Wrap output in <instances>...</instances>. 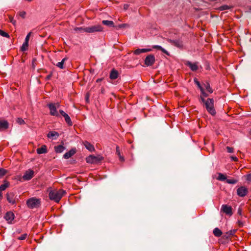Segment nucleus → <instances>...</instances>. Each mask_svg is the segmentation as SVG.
<instances>
[{"label": "nucleus", "instance_id": "40", "mask_svg": "<svg viewBox=\"0 0 251 251\" xmlns=\"http://www.w3.org/2000/svg\"><path fill=\"white\" fill-rule=\"evenodd\" d=\"M229 8H230L229 6L227 5H222L220 7V9L221 10H227V9H229Z\"/></svg>", "mask_w": 251, "mask_h": 251}, {"label": "nucleus", "instance_id": "13", "mask_svg": "<svg viewBox=\"0 0 251 251\" xmlns=\"http://www.w3.org/2000/svg\"><path fill=\"white\" fill-rule=\"evenodd\" d=\"M6 199L10 203L12 204L15 203V199L13 193H7Z\"/></svg>", "mask_w": 251, "mask_h": 251}, {"label": "nucleus", "instance_id": "45", "mask_svg": "<svg viewBox=\"0 0 251 251\" xmlns=\"http://www.w3.org/2000/svg\"><path fill=\"white\" fill-rule=\"evenodd\" d=\"M116 154L118 156L121 155L120 151V149H119V147L118 146L116 147Z\"/></svg>", "mask_w": 251, "mask_h": 251}, {"label": "nucleus", "instance_id": "24", "mask_svg": "<svg viewBox=\"0 0 251 251\" xmlns=\"http://www.w3.org/2000/svg\"><path fill=\"white\" fill-rule=\"evenodd\" d=\"M8 123L5 120L0 121V128L2 129H6L8 127Z\"/></svg>", "mask_w": 251, "mask_h": 251}, {"label": "nucleus", "instance_id": "18", "mask_svg": "<svg viewBox=\"0 0 251 251\" xmlns=\"http://www.w3.org/2000/svg\"><path fill=\"white\" fill-rule=\"evenodd\" d=\"M151 50L150 49H137L134 51V54L136 55H139L142 53H145L147 52H149L151 51Z\"/></svg>", "mask_w": 251, "mask_h": 251}, {"label": "nucleus", "instance_id": "43", "mask_svg": "<svg viewBox=\"0 0 251 251\" xmlns=\"http://www.w3.org/2000/svg\"><path fill=\"white\" fill-rule=\"evenodd\" d=\"M19 15L20 17H21L22 18L24 19L26 15V12L25 11H20L19 12Z\"/></svg>", "mask_w": 251, "mask_h": 251}, {"label": "nucleus", "instance_id": "39", "mask_svg": "<svg viewBox=\"0 0 251 251\" xmlns=\"http://www.w3.org/2000/svg\"><path fill=\"white\" fill-rule=\"evenodd\" d=\"M27 234L26 233H25V234H23V235H22L21 236H19L18 238V239H19L20 240H23L25 239L27 237Z\"/></svg>", "mask_w": 251, "mask_h": 251}, {"label": "nucleus", "instance_id": "50", "mask_svg": "<svg viewBox=\"0 0 251 251\" xmlns=\"http://www.w3.org/2000/svg\"><path fill=\"white\" fill-rule=\"evenodd\" d=\"M128 7V4H124V9L125 10L127 9Z\"/></svg>", "mask_w": 251, "mask_h": 251}, {"label": "nucleus", "instance_id": "33", "mask_svg": "<svg viewBox=\"0 0 251 251\" xmlns=\"http://www.w3.org/2000/svg\"><path fill=\"white\" fill-rule=\"evenodd\" d=\"M208 96V95L205 92V95H203L202 93H201V95L200 96V99L204 104L205 103V101H206V100H205V98H206Z\"/></svg>", "mask_w": 251, "mask_h": 251}, {"label": "nucleus", "instance_id": "6", "mask_svg": "<svg viewBox=\"0 0 251 251\" xmlns=\"http://www.w3.org/2000/svg\"><path fill=\"white\" fill-rule=\"evenodd\" d=\"M221 211L228 216H231L233 214L232 208L231 206L227 204H223L221 207Z\"/></svg>", "mask_w": 251, "mask_h": 251}, {"label": "nucleus", "instance_id": "4", "mask_svg": "<svg viewBox=\"0 0 251 251\" xmlns=\"http://www.w3.org/2000/svg\"><path fill=\"white\" fill-rule=\"evenodd\" d=\"M60 104L59 103H50L48 104L50 109V113L51 116L59 117V114L57 112V109L59 108Z\"/></svg>", "mask_w": 251, "mask_h": 251}, {"label": "nucleus", "instance_id": "9", "mask_svg": "<svg viewBox=\"0 0 251 251\" xmlns=\"http://www.w3.org/2000/svg\"><path fill=\"white\" fill-rule=\"evenodd\" d=\"M155 62V57L153 55H148L145 59V63L148 66H151L154 64Z\"/></svg>", "mask_w": 251, "mask_h": 251}, {"label": "nucleus", "instance_id": "49", "mask_svg": "<svg viewBox=\"0 0 251 251\" xmlns=\"http://www.w3.org/2000/svg\"><path fill=\"white\" fill-rule=\"evenodd\" d=\"M119 159L121 161H124L125 160L124 159V157L123 156H121V155H119Z\"/></svg>", "mask_w": 251, "mask_h": 251}, {"label": "nucleus", "instance_id": "46", "mask_svg": "<svg viewBox=\"0 0 251 251\" xmlns=\"http://www.w3.org/2000/svg\"><path fill=\"white\" fill-rule=\"evenodd\" d=\"M246 179L247 181L251 182V174L246 176Z\"/></svg>", "mask_w": 251, "mask_h": 251}, {"label": "nucleus", "instance_id": "7", "mask_svg": "<svg viewBox=\"0 0 251 251\" xmlns=\"http://www.w3.org/2000/svg\"><path fill=\"white\" fill-rule=\"evenodd\" d=\"M103 159V157L101 156H95L94 155H90L86 158L87 163H96L99 161H100Z\"/></svg>", "mask_w": 251, "mask_h": 251}, {"label": "nucleus", "instance_id": "51", "mask_svg": "<svg viewBox=\"0 0 251 251\" xmlns=\"http://www.w3.org/2000/svg\"><path fill=\"white\" fill-rule=\"evenodd\" d=\"M238 213L240 215H241V213H242V210L241 208H239L238 209Z\"/></svg>", "mask_w": 251, "mask_h": 251}, {"label": "nucleus", "instance_id": "10", "mask_svg": "<svg viewBox=\"0 0 251 251\" xmlns=\"http://www.w3.org/2000/svg\"><path fill=\"white\" fill-rule=\"evenodd\" d=\"M34 176V171L31 170H28L25 172L24 175L23 176V178L25 180H30Z\"/></svg>", "mask_w": 251, "mask_h": 251}, {"label": "nucleus", "instance_id": "37", "mask_svg": "<svg viewBox=\"0 0 251 251\" xmlns=\"http://www.w3.org/2000/svg\"><path fill=\"white\" fill-rule=\"evenodd\" d=\"M0 35L1 36L4 37H6V38L9 37V35H8V34L7 33L4 32V31H3L1 29H0Z\"/></svg>", "mask_w": 251, "mask_h": 251}, {"label": "nucleus", "instance_id": "38", "mask_svg": "<svg viewBox=\"0 0 251 251\" xmlns=\"http://www.w3.org/2000/svg\"><path fill=\"white\" fill-rule=\"evenodd\" d=\"M9 22L14 25H16V21L14 19V18L11 16H9Z\"/></svg>", "mask_w": 251, "mask_h": 251}, {"label": "nucleus", "instance_id": "21", "mask_svg": "<svg viewBox=\"0 0 251 251\" xmlns=\"http://www.w3.org/2000/svg\"><path fill=\"white\" fill-rule=\"evenodd\" d=\"M194 82L200 89L201 93L205 95L204 89L203 87V84L201 85L200 82L196 78L194 79Z\"/></svg>", "mask_w": 251, "mask_h": 251}, {"label": "nucleus", "instance_id": "20", "mask_svg": "<svg viewBox=\"0 0 251 251\" xmlns=\"http://www.w3.org/2000/svg\"><path fill=\"white\" fill-rule=\"evenodd\" d=\"M83 145L85 148L90 151H93L95 150L94 147L88 141L83 142Z\"/></svg>", "mask_w": 251, "mask_h": 251}, {"label": "nucleus", "instance_id": "54", "mask_svg": "<svg viewBox=\"0 0 251 251\" xmlns=\"http://www.w3.org/2000/svg\"><path fill=\"white\" fill-rule=\"evenodd\" d=\"M100 80H101V79H98V80H97V81L98 82V81H100Z\"/></svg>", "mask_w": 251, "mask_h": 251}, {"label": "nucleus", "instance_id": "28", "mask_svg": "<svg viewBox=\"0 0 251 251\" xmlns=\"http://www.w3.org/2000/svg\"><path fill=\"white\" fill-rule=\"evenodd\" d=\"M59 134L58 133L56 132V131H50L49 132V133L48 134V138H53L55 137V139L56 138V137H57L58 136Z\"/></svg>", "mask_w": 251, "mask_h": 251}, {"label": "nucleus", "instance_id": "2", "mask_svg": "<svg viewBox=\"0 0 251 251\" xmlns=\"http://www.w3.org/2000/svg\"><path fill=\"white\" fill-rule=\"evenodd\" d=\"M27 207L31 209L39 207L41 205V200L35 197L29 198L26 202Z\"/></svg>", "mask_w": 251, "mask_h": 251}, {"label": "nucleus", "instance_id": "11", "mask_svg": "<svg viewBox=\"0 0 251 251\" xmlns=\"http://www.w3.org/2000/svg\"><path fill=\"white\" fill-rule=\"evenodd\" d=\"M167 41L171 44L175 46L176 47L181 48L183 47V43L182 41L180 40H171L170 39H167Z\"/></svg>", "mask_w": 251, "mask_h": 251}, {"label": "nucleus", "instance_id": "52", "mask_svg": "<svg viewBox=\"0 0 251 251\" xmlns=\"http://www.w3.org/2000/svg\"><path fill=\"white\" fill-rule=\"evenodd\" d=\"M238 223L239 225L240 226H243V223H242V221H238Z\"/></svg>", "mask_w": 251, "mask_h": 251}, {"label": "nucleus", "instance_id": "35", "mask_svg": "<svg viewBox=\"0 0 251 251\" xmlns=\"http://www.w3.org/2000/svg\"><path fill=\"white\" fill-rule=\"evenodd\" d=\"M9 186V184L8 182L4 183V184L1 185L0 186V191H4Z\"/></svg>", "mask_w": 251, "mask_h": 251}, {"label": "nucleus", "instance_id": "5", "mask_svg": "<svg viewBox=\"0 0 251 251\" xmlns=\"http://www.w3.org/2000/svg\"><path fill=\"white\" fill-rule=\"evenodd\" d=\"M103 27L100 25L85 27V32L92 33L96 32L102 31Z\"/></svg>", "mask_w": 251, "mask_h": 251}, {"label": "nucleus", "instance_id": "44", "mask_svg": "<svg viewBox=\"0 0 251 251\" xmlns=\"http://www.w3.org/2000/svg\"><path fill=\"white\" fill-rule=\"evenodd\" d=\"M226 150L229 153H232L234 151L233 148L230 147H226Z\"/></svg>", "mask_w": 251, "mask_h": 251}, {"label": "nucleus", "instance_id": "16", "mask_svg": "<svg viewBox=\"0 0 251 251\" xmlns=\"http://www.w3.org/2000/svg\"><path fill=\"white\" fill-rule=\"evenodd\" d=\"M186 65L190 67L192 71H196L198 69V63H192L191 62H188Z\"/></svg>", "mask_w": 251, "mask_h": 251}, {"label": "nucleus", "instance_id": "19", "mask_svg": "<svg viewBox=\"0 0 251 251\" xmlns=\"http://www.w3.org/2000/svg\"><path fill=\"white\" fill-rule=\"evenodd\" d=\"M203 87L204 89V91L206 90L210 94L213 93V90L210 87V84L208 82H205V83H203Z\"/></svg>", "mask_w": 251, "mask_h": 251}, {"label": "nucleus", "instance_id": "15", "mask_svg": "<svg viewBox=\"0 0 251 251\" xmlns=\"http://www.w3.org/2000/svg\"><path fill=\"white\" fill-rule=\"evenodd\" d=\"M14 218V214L11 212H8L6 213L4 216V219L8 222V223H11Z\"/></svg>", "mask_w": 251, "mask_h": 251}, {"label": "nucleus", "instance_id": "32", "mask_svg": "<svg viewBox=\"0 0 251 251\" xmlns=\"http://www.w3.org/2000/svg\"><path fill=\"white\" fill-rule=\"evenodd\" d=\"M64 118L65 119V122L67 123L68 126H72L73 123L72 122L70 117L68 114H67Z\"/></svg>", "mask_w": 251, "mask_h": 251}, {"label": "nucleus", "instance_id": "14", "mask_svg": "<svg viewBox=\"0 0 251 251\" xmlns=\"http://www.w3.org/2000/svg\"><path fill=\"white\" fill-rule=\"evenodd\" d=\"M76 152V149L75 148L70 150L69 151L66 152L63 155V157L65 159H68L74 155Z\"/></svg>", "mask_w": 251, "mask_h": 251}, {"label": "nucleus", "instance_id": "41", "mask_svg": "<svg viewBox=\"0 0 251 251\" xmlns=\"http://www.w3.org/2000/svg\"><path fill=\"white\" fill-rule=\"evenodd\" d=\"M117 27L118 28H126L129 27V25L126 24H123L118 25Z\"/></svg>", "mask_w": 251, "mask_h": 251}, {"label": "nucleus", "instance_id": "3", "mask_svg": "<svg viewBox=\"0 0 251 251\" xmlns=\"http://www.w3.org/2000/svg\"><path fill=\"white\" fill-rule=\"evenodd\" d=\"M204 105L207 111L211 115L214 116L216 114V111L214 108V100L213 99H207Z\"/></svg>", "mask_w": 251, "mask_h": 251}, {"label": "nucleus", "instance_id": "25", "mask_svg": "<svg viewBox=\"0 0 251 251\" xmlns=\"http://www.w3.org/2000/svg\"><path fill=\"white\" fill-rule=\"evenodd\" d=\"M213 233L216 237H219L222 235V232L219 228L216 227L213 229Z\"/></svg>", "mask_w": 251, "mask_h": 251}, {"label": "nucleus", "instance_id": "27", "mask_svg": "<svg viewBox=\"0 0 251 251\" xmlns=\"http://www.w3.org/2000/svg\"><path fill=\"white\" fill-rule=\"evenodd\" d=\"M238 182V179L234 178H227L226 182L228 184H235Z\"/></svg>", "mask_w": 251, "mask_h": 251}, {"label": "nucleus", "instance_id": "22", "mask_svg": "<svg viewBox=\"0 0 251 251\" xmlns=\"http://www.w3.org/2000/svg\"><path fill=\"white\" fill-rule=\"evenodd\" d=\"M37 152L39 154L46 153L47 152V147L46 145H43L40 148L37 149Z\"/></svg>", "mask_w": 251, "mask_h": 251}, {"label": "nucleus", "instance_id": "12", "mask_svg": "<svg viewBox=\"0 0 251 251\" xmlns=\"http://www.w3.org/2000/svg\"><path fill=\"white\" fill-rule=\"evenodd\" d=\"M31 32H29L26 36L25 39V41L23 43L22 47H21V50L22 51H25L27 50L28 46V41L29 40Z\"/></svg>", "mask_w": 251, "mask_h": 251}, {"label": "nucleus", "instance_id": "53", "mask_svg": "<svg viewBox=\"0 0 251 251\" xmlns=\"http://www.w3.org/2000/svg\"><path fill=\"white\" fill-rule=\"evenodd\" d=\"M50 77H51V75H48V76H47L46 78H47V79H50Z\"/></svg>", "mask_w": 251, "mask_h": 251}, {"label": "nucleus", "instance_id": "29", "mask_svg": "<svg viewBox=\"0 0 251 251\" xmlns=\"http://www.w3.org/2000/svg\"><path fill=\"white\" fill-rule=\"evenodd\" d=\"M218 177L217 178V179L219 180H220V181H225L227 179V177H226V176L222 174V173H219L218 174Z\"/></svg>", "mask_w": 251, "mask_h": 251}, {"label": "nucleus", "instance_id": "17", "mask_svg": "<svg viewBox=\"0 0 251 251\" xmlns=\"http://www.w3.org/2000/svg\"><path fill=\"white\" fill-rule=\"evenodd\" d=\"M118 72L117 70L113 69H112L110 73L109 77L111 79H116L118 78Z\"/></svg>", "mask_w": 251, "mask_h": 251}, {"label": "nucleus", "instance_id": "36", "mask_svg": "<svg viewBox=\"0 0 251 251\" xmlns=\"http://www.w3.org/2000/svg\"><path fill=\"white\" fill-rule=\"evenodd\" d=\"M6 173L7 171L6 170L3 168H0V178L4 176Z\"/></svg>", "mask_w": 251, "mask_h": 251}, {"label": "nucleus", "instance_id": "34", "mask_svg": "<svg viewBox=\"0 0 251 251\" xmlns=\"http://www.w3.org/2000/svg\"><path fill=\"white\" fill-rule=\"evenodd\" d=\"M85 27H75L74 28V30L78 33H82L84 32Z\"/></svg>", "mask_w": 251, "mask_h": 251}, {"label": "nucleus", "instance_id": "1", "mask_svg": "<svg viewBox=\"0 0 251 251\" xmlns=\"http://www.w3.org/2000/svg\"><path fill=\"white\" fill-rule=\"evenodd\" d=\"M47 191L49 193L50 199L56 202H58L64 194L66 193L65 191L62 189H52L51 187L49 188Z\"/></svg>", "mask_w": 251, "mask_h": 251}, {"label": "nucleus", "instance_id": "55", "mask_svg": "<svg viewBox=\"0 0 251 251\" xmlns=\"http://www.w3.org/2000/svg\"><path fill=\"white\" fill-rule=\"evenodd\" d=\"M250 9V11H251V8Z\"/></svg>", "mask_w": 251, "mask_h": 251}, {"label": "nucleus", "instance_id": "30", "mask_svg": "<svg viewBox=\"0 0 251 251\" xmlns=\"http://www.w3.org/2000/svg\"><path fill=\"white\" fill-rule=\"evenodd\" d=\"M102 23L103 25L108 26H110V27L114 26V23L112 21L103 20L102 21Z\"/></svg>", "mask_w": 251, "mask_h": 251}, {"label": "nucleus", "instance_id": "42", "mask_svg": "<svg viewBox=\"0 0 251 251\" xmlns=\"http://www.w3.org/2000/svg\"><path fill=\"white\" fill-rule=\"evenodd\" d=\"M16 121L20 125H23V124H25L24 120L23 119L20 118H17Z\"/></svg>", "mask_w": 251, "mask_h": 251}, {"label": "nucleus", "instance_id": "8", "mask_svg": "<svg viewBox=\"0 0 251 251\" xmlns=\"http://www.w3.org/2000/svg\"><path fill=\"white\" fill-rule=\"evenodd\" d=\"M248 193V189L245 186H241L237 190V194L240 197H245Z\"/></svg>", "mask_w": 251, "mask_h": 251}, {"label": "nucleus", "instance_id": "23", "mask_svg": "<svg viewBox=\"0 0 251 251\" xmlns=\"http://www.w3.org/2000/svg\"><path fill=\"white\" fill-rule=\"evenodd\" d=\"M65 150V147L60 145L54 147V151L56 153H61Z\"/></svg>", "mask_w": 251, "mask_h": 251}, {"label": "nucleus", "instance_id": "47", "mask_svg": "<svg viewBox=\"0 0 251 251\" xmlns=\"http://www.w3.org/2000/svg\"><path fill=\"white\" fill-rule=\"evenodd\" d=\"M59 113L63 117H64L67 114L64 111H63L62 110H59Z\"/></svg>", "mask_w": 251, "mask_h": 251}, {"label": "nucleus", "instance_id": "26", "mask_svg": "<svg viewBox=\"0 0 251 251\" xmlns=\"http://www.w3.org/2000/svg\"><path fill=\"white\" fill-rule=\"evenodd\" d=\"M152 48L157 49L159 50H161L163 53H165L166 54L169 55V52L164 48H163L161 46L159 45H153L152 46Z\"/></svg>", "mask_w": 251, "mask_h": 251}, {"label": "nucleus", "instance_id": "48", "mask_svg": "<svg viewBox=\"0 0 251 251\" xmlns=\"http://www.w3.org/2000/svg\"><path fill=\"white\" fill-rule=\"evenodd\" d=\"M230 158L233 161H237L238 160V158L236 156H231Z\"/></svg>", "mask_w": 251, "mask_h": 251}, {"label": "nucleus", "instance_id": "31", "mask_svg": "<svg viewBox=\"0 0 251 251\" xmlns=\"http://www.w3.org/2000/svg\"><path fill=\"white\" fill-rule=\"evenodd\" d=\"M67 58H63L61 62H58L56 66L61 69H63L64 68V63L66 60H67Z\"/></svg>", "mask_w": 251, "mask_h": 251}]
</instances>
